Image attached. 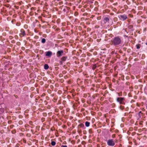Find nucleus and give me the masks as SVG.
Returning a JSON list of instances; mask_svg holds the SVG:
<instances>
[{"label": "nucleus", "instance_id": "1", "mask_svg": "<svg viewBox=\"0 0 147 147\" xmlns=\"http://www.w3.org/2000/svg\"><path fill=\"white\" fill-rule=\"evenodd\" d=\"M113 44L115 46L117 45L120 44L121 42V40L119 37H114L112 40Z\"/></svg>", "mask_w": 147, "mask_h": 147}, {"label": "nucleus", "instance_id": "2", "mask_svg": "<svg viewBox=\"0 0 147 147\" xmlns=\"http://www.w3.org/2000/svg\"><path fill=\"white\" fill-rule=\"evenodd\" d=\"M125 98L124 97H118L117 98V101L119 103L120 105H125Z\"/></svg>", "mask_w": 147, "mask_h": 147}, {"label": "nucleus", "instance_id": "3", "mask_svg": "<svg viewBox=\"0 0 147 147\" xmlns=\"http://www.w3.org/2000/svg\"><path fill=\"white\" fill-rule=\"evenodd\" d=\"M118 17L120 20L123 21H124L127 18V16L125 14L119 15L118 16Z\"/></svg>", "mask_w": 147, "mask_h": 147}, {"label": "nucleus", "instance_id": "4", "mask_svg": "<svg viewBox=\"0 0 147 147\" xmlns=\"http://www.w3.org/2000/svg\"><path fill=\"white\" fill-rule=\"evenodd\" d=\"M107 144L109 146H113L115 144V143L113 139H109L107 141Z\"/></svg>", "mask_w": 147, "mask_h": 147}, {"label": "nucleus", "instance_id": "5", "mask_svg": "<svg viewBox=\"0 0 147 147\" xmlns=\"http://www.w3.org/2000/svg\"><path fill=\"white\" fill-rule=\"evenodd\" d=\"M64 52L63 50L58 51L57 53V56L58 57H59L63 55Z\"/></svg>", "mask_w": 147, "mask_h": 147}, {"label": "nucleus", "instance_id": "6", "mask_svg": "<svg viewBox=\"0 0 147 147\" xmlns=\"http://www.w3.org/2000/svg\"><path fill=\"white\" fill-rule=\"evenodd\" d=\"M26 35L25 31L23 29H21L20 30V36L21 37L24 36Z\"/></svg>", "mask_w": 147, "mask_h": 147}, {"label": "nucleus", "instance_id": "7", "mask_svg": "<svg viewBox=\"0 0 147 147\" xmlns=\"http://www.w3.org/2000/svg\"><path fill=\"white\" fill-rule=\"evenodd\" d=\"M46 53V56L49 57H50L52 55V52L50 51L47 52Z\"/></svg>", "mask_w": 147, "mask_h": 147}, {"label": "nucleus", "instance_id": "8", "mask_svg": "<svg viewBox=\"0 0 147 147\" xmlns=\"http://www.w3.org/2000/svg\"><path fill=\"white\" fill-rule=\"evenodd\" d=\"M103 21L105 23L107 22H109V19L108 17H105Z\"/></svg>", "mask_w": 147, "mask_h": 147}, {"label": "nucleus", "instance_id": "9", "mask_svg": "<svg viewBox=\"0 0 147 147\" xmlns=\"http://www.w3.org/2000/svg\"><path fill=\"white\" fill-rule=\"evenodd\" d=\"M67 59V57H63L61 58V60L63 61H65Z\"/></svg>", "mask_w": 147, "mask_h": 147}, {"label": "nucleus", "instance_id": "10", "mask_svg": "<svg viewBox=\"0 0 147 147\" xmlns=\"http://www.w3.org/2000/svg\"><path fill=\"white\" fill-rule=\"evenodd\" d=\"M49 68V66L47 64H45L44 65V68L45 69H47Z\"/></svg>", "mask_w": 147, "mask_h": 147}, {"label": "nucleus", "instance_id": "11", "mask_svg": "<svg viewBox=\"0 0 147 147\" xmlns=\"http://www.w3.org/2000/svg\"><path fill=\"white\" fill-rule=\"evenodd\" d=\"M90 124V123L86 121L85 123V125L86 127H88L89 126Z\"/></svg>", "mask_w": 147, "mask_h": 147}, {"label": "nucleus", "instance_id": "12", "mask_svg": "<svg viewBox=\"0 0 147 147\" xmlns=\"http://www.w3.org/2000/svg\"><path fill=\"white\" fill-rule=\"evenodd\" d=\"M46 42V39L44 38H43L41 40V42L42 43H44Z\"/></svg>", "mask_w": 147, "mask_h": 147}, {"label": "nucleus", "instance_id": "13", "mask_svg": "<svg viewBox=\"0 0 147 147\" xmlns=\"http://www.w3.org/2000/svg\"><path fill=\"white\" fill-rule=\"evenodd\" d=\"M56 144V142L55 141H52L51 142V144L53 146H54Z\"/></svg>", "mask_w": 147, "mask_h": 147}, {"label": "nucleus", "instance_id": "14", "mask_svg": "<svg viewBox=\"0 0 147 147\" xmlns=\"http://www.w3.org/2000/svg\"><path fill=\"white\" fill-rule=\"evenodd\" d=\"M96 65H93V66H92V69H93L94 70V69H95L96 67Z\"/></svg>", "mask_w": 147, "mask_h": 147}, {"label": "nucleus", "instance_id": "15", "mask_svg": "<svg viewBox=\"0 0 147 147\" xmlns=\"http://www.w3.org/2000/svg\"><path fill=\"white\" fill-rule=\"evenodd\" d=\"M140 44L137 45H136V48L137 49H139L140 48Z\"/></svg>", "mask_w": 147, "mask_h": 147}, {"label": "nucleus", "instance_id": "16", "mask_svg": "<svg viewBox=\"0 0 147 147\" xmlns=\"http://www.w3.org/2000/svg\"><path fill=\"white\" fill-rule=\"evenodd\" d=\"M124 106H121V105L120 106V109L122 110H123L124 109Z\"/></svg>", "mask_w": 147, "mask_h": 147}, {"label": "nucleus", "instance_id": "17", "mask_svg": "<svg viewBox=\"0 0 147 147\" xmlns=\"http://www.w3.org/2000/svg\"><path fill=\"white\" fill-rule=\"evenodd\" d=\"M79 125L80 126V127H83L84 126V124H83L82 123H81V124H80Z\"/></svg>", "mask_w": 147, "mask_h": 147}, {"label": "nucleus", "instance_id": "18", "mask_svg": "<svg viewBox=\"0 0 147 147\" xmlns=\"http://www.w3.org/2000/svg\"><path fill=\"white\" fill-rule=\"evenodd\" d=\"M118 96H122V93H118Z\"/></svg>", "mask_w": 147, "mask_h": 147}, {"label": "nucleus", "instance_id": "19", "mask_svg": "<svg viewBox=\"0 0 147 147\" xmlns=\"http://www.w3.org/2000/svg\"><path fill=\"white\" fill-rule=\"evenodd\" d=\"M142 113V112L141 111H140L139 112V113H138V115L140 117V114Z\"/></svg>", "mask_w": 147, "mask_h": 147}, {"label": "nucleus", "instance_id": "20", "mask_svg": "<svg viewBox=\"0 0 147 147\" xmlns=\"http://www.w3.org/2000/svg\"><path fill=\"white\" fill-rule=\"evenodd\" d=\"M61 147H67V146L66 145H62Z\"/></svg>", "mask_w": 147, "mask_h": 147}, {"label": "nucleus", "instance_id": "21", "mask_svg": "<svg viewBox=\"0 0 147 147\" xmlns=\"http://www.w3.org/2000/svg\"><path fill=\"white\" fill-rule=\"evenodd\" d=\"M15 38L16 39H17L18 38V37L17 36V35H16V36H15Z\"/></svg>", "mask_w": 147, "mask_h": 147}, {"label": "nucleus", "instance_id": "22", "mask_svg": "<svg viewBox=\"0 0 147 147\" xmlns=\"http://www.w3.org/2000/svg\"><path fill=\"white\" fill-rule=\"evenodd\" d=\"M115 19H117V18H114V20H115Z\"/></svg>", "mask_w": 147, "mask_h": 147}, {"label": "nucleus", "instance_id": "23", "mask_svg": "<svg viewBox=\"0 0 147 147\" xmlns=\"http://www.w3.org/2000/svg\"><path fill=\"white\" fill-rule=\"evenodd\" d=\"M146 44L147 45V42L146 43Z\"/></svg>", "mask_w": 147, "mask_h": 147}, {"label": "nucleus", "instance_id": "24", "mask_svg": "<svg viewBox=\"0 0 147 147\" xmlns=\"http://www.w3.org/2000/svg\"><path fill=\"white\" fill-rule=\"evenodd\" d=\"M146 109H147V106H146Z\"/></svg>", "mask_w": 147, "mask_h": 147}]
</instances>
